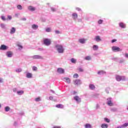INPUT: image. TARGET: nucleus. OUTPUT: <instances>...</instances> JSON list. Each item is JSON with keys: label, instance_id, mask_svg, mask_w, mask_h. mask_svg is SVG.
Segmentation results:
<instances>
[{"label": "nucleus", "instance_id": "nucleus-51", "mask_svg": "<svg viewBox=\"0 0 128 128\" xmlns=\"http://www.w3.org/2000/svg\"><path fill=\"white\" fill-rule=\"evenodd\" d=\"M112 60H114L115 62H118V58H112Z\"/></svg>", "mask_w": 128, "mask_h": 128}, {"label": "nucleus", "instance_id": "nucleus-3", "mask_svg": "<svg viewBox=\"0 0 128 128\" xmlns=\"http://www.w3.org/2000/svg\"><path fill=\"white\" fill-rule=\"evenodd\" d=\"M44 44L48 46H50L52 42H50V40L48 38H44L43 40Z\"/></svg>", "mask_w": 128, "mask_h": 128}, {"label": "nucleus", "instance_id": "nucleus-43", "mask_svg": "<svg viewBox=\"0 0 128 128\" xmlns=\"http://www.w3.org/2000/svg\"><path fill=\"white\" fill-rule=\"evenodd\" d=\"M7 18H8V20H12V16H10V15H8L7 16Z\"/></svg>", "mask_w": 128, "mask_h": 128}, {"label": "nucleus", "instance_id": "nucleus-49", "mask_svg": "<svg viewBox=\"0 0 128 128\" xmlns=\"http://www.w3.org/2000/svg\"><path fill=\"white\" fill-rule=\"evenodd\" d=\"M55 34H60V32L58 30H56L55 31Z\"/></svg>", "mask_w": 128, "mask_h": 128}, {"label": "nucleus", "instance_id": "nucleus-42", "mask_svg": "<svg viewBox=\"0 0 128 128\" xmlns=\"http://www.w3.org/2000/svg\"><path fill=\"white\" fill-rule=\"evenodd\" d=\"M98 96H99L98 94H95L94 95L93 98H98Z\"/></svg>", "mask_w": 128, "mask_h": 128}, {"label": "nucleus", "instance_id": "nucleus-18", "mask_svg": "<svg viewBox=\"0 0 128 128\" xmlns=\"http://www.w3.org/2000/svg\"><path fill=\"white\" fill-rule=\"evenodd\" d=\"M15 32H16V28L12 27L10 30V34H15Z\"/></svg>", "mask_w": 128, "mask_h": 128}, {"label": "nucleus", "instance_id": "nucleus-54", "mask_svg": "<svg viewBox=\"0 0 128 128\" xmlns=\"http://www.w3.org/2000/svg\"><path fill=\"white\" fill-rule=\"evenodd\" d=\"M17 90H18V89L16 88H14L13 89L14 92H16Z\"/></svg>", "mask_w": 128, "mask_h": 128}, {"label": "nucleus", "instance_id": "nucleus-62", "mask_svg": "<svg viewBox=\"0 0 128 128\" xmlns=\"http://www.w3.org/2000/svg\"><path fill=\"white\" fill-rule=\"evenodd\" d=\"M106 94H108L110 92H108V89L106 90Z\"/></svg>", "mask_w": 128, "mask_h": 128}, {"label": "nucleus", "instance_id": "nucleus-63", "mask_svg": "<svg viewBox=\"0 0 128 128\" xmlns=\"http://www.w3.org/2000/svg\"><path fill=\"white\" fill-rule=\"evenodd\" d=\"M50 92L53 94H54V91L53 90H50Z\"/></svg>", "mask_w": 128, "mask_h": 128}, {"label": "nucleus", "instance_id": "nucleus-45", "mask_svg": "<svg viewBox=\"0 0 128 128\" xmlns=\"http://www.w3.org/2000/svg\"><path fill=\"white\" fill-rule=\"evenodd\" d=\"M38 70V68H36V66H34L32 67V70L36 71Z\"/></svg>", "mask_w": 128, "mask_h": 128}, {"label": "nucleus", "instance_id": "nucleus-4", "mask_svg": "<svg viewBox=\"0 0 128 128\" xmlns=\"http://www.w3.org/2000/svg\"><path fill=\"white\" fill-rule=\"evenodd\" d=\"M106 100V104L109 106H114L112 98H108Z\"/></svg>", "mask_w": 128, "mask_h": 128}, {"label": "nucleus", "instance_id": "nucleus-7", "mask_svg": "<svg viewBox=\"0 0 128 128\" xmlns=\"http://www.w3.org/2000/svg\"><path fill=\"white\" fill-rule=\"evenodd\" d=\"M74 84L76 86H78V84H82V81L80 79H76L74 80Z\"/></svg>", "mask_w": 128, "mask_h": 128}, {"label": "nucleus", "instance_id": "nucleus-28", "mask_svg": "<svg viewBox=\"0 0 128 128\" xmlns=\"http://www.w3.org/2000/svg\"><path fill=\"white\" fill-rule=\"evenodd\" d=\"M17 94H18V96H22V94H24V90H20L19 91H17Z\"/></svg>", "mask_w": 128, "mask_h": 128}, {"label": "nucleus", "instance_id": "nucleus-19", "mask_svg": "<svg viewBox=\"0 0 128 128\" xmlns=\"http://www.w3.org/2000/svg\"><path fill=\"white\" fill-rule=\"evenodd\" d=\"M119 26L120 28H126V24L122 22L119 23Z\"/></svg>", "mask_w": 128, "mask_h": 128}, {"label": "nucleus", "instance_id": "nucleus-8", "mask_svg": "<svg viewBox=\"0 0 128 128\" xmlns=\"http://www.w3.org/2000/svg\"><path fill=\"white\" fill-rule=\"evenodd\" d=\"M8 47L4 44H2L0 47V50H6Z\"/></svg>", "mask_w": 128, "mask_h": 128}, {"label": "nucleus", "instance_id": "nucleus-35", "mask_svg": "<svg viewBox=\"0 0 128 128\" xmlns=\"http://www.w3.org/2000/svg\"><path fill=\"white\" fill-rule=\"evenodd\" d=\"M46 32H52V29L50 28H46Z\"/></svg>", "mask_w": 128, "mask_h": 128}, {"label": "nucleus", "instance_id": "nucleus-16", "mask_svg": "<svg viewBox=\"0 0 128 128\" xmlns=\"http://www.w3.org/2000/svg\"><path fill=\"white\" fill-rule=\"evenodd\" d=\"M63 80H64V82L67 84H70V79L68 78H63Z\"/></svg>", "mask_w": 128, "mask_h": 128}, {"label": "nucleus", "instance_id": "nucleus-46", "mask_svg": "<svg viewBox=\"0 0 128 128\" xmlns=\"http://www.w3.org/2000/svg\"><path fill=\"white\" fill-rule=\"evenodd\" d=\"M78 70L80 72H84V69H82V68H78Z\"/></svg>", "mask_w": 128, "mask_h": 128}, {"label": "nucleus", "instance_id": "nucleus-48", "mask_svg": "<svg viewBox=\"0 0 128 128\" xmlns=\"http://www.w3.org/2000/svg\"><path fill=\"white\" fill-rule=\"evenodd\" d=\"M100 108V104H96V110H98V108Z\"/></svg>", "mask_w": 128, "mask_h": 128}, {"label": "nucleus", "instance_id": "nucleus-12", "mask_svg": "<svg viewBox=\"0 0 128 128\" xmlns=\"http://www.w3.org/2000/svg\"><path fill=\"white\" fill-rule=\"evenodd\" d=\"M128 123L126 122L122 125H120V126H118L116 128H128Z\"/></svg>", "mask_w": 128, "mask_h": 128}, {"label": "nucleus", "instance_id": "nucleus-53", "mask_svg": "<svg viewBox=\"0 0 128 128\" xmlns=\"http://www.w3.org/2000/svg\"><path fill=\"white\" fill-rule=\"evenodd\" d=\"M116 42V39H113V40H112L111 42L112 44H114V42Z\"/></svg>", "mask_w": 128, "mask_h": 128}, {"label": "nucleus", "instance_id": "nucleus-22", "mask_svg": "<svg viewBox=\"0 0 128 128\" xmlns=\"http://www.w3.org/2000/svg\"><path fill=\"white\" fill-rule=\"evenodd\" d=\"M106 72L104 70H99L98 72V74L100 76H102V74H105Z\"/></svg>", "mask_w": 128, "mask_h": 128}, {"label": "nucleus", "instance_id": "nucleus-44", "mask_svg": "<svg viewBox=\"0 0 128 128\" xmlns=\"http://www.w3.org/2000/svg\"><path fill=\"white\" fill-rule=\"evenodd\" d=\"M35 100L36 102H40V97H38L37 98H35Z\"/></svg>", "mask_w": 128, "mask_h": 128}, {"label": "nucleus", "instance_id": "nucleus-14", "mask_svg": "<svg viewBox=\"0 0 128 128\" xmlns=\"http://www.w3.org/2000/svg\"><path fill=\"white\" fill-rule=\"evenodd\" d=\"M57 72H58V74H64V70L62 68H58L57 69Z\"/></svg>", "mask_w": 128, "mask_h": 128}, {"label": "nucleus", "instance_id": "nucleus-31", "mask_svg": "<svg viewBox=\"0 0 128 128\" xmlns=\"http://www.w3.org/2000/svg\"><path fill=\"white\" fill-rule=\"evenodd\" d=\"M110 110H111V112H118V108H111Z\"/></svg>", "mask_w": 128, "mask_h": 128}, {"label": "nucleus", "instance_id": "nucleus-21", "mask_svg": "<svg viewBox=\"0 0 128 128\" xmlns=\"http://www.w3.org/2000/svg\"><path fill=\"white\" fill-rule=\"evenodd\" d=\"M26 77L28 78H32V73L27 72V74H26Z\"/></svg>", "mask_w": 128, "mask_h": 128}, {"label": "nucleus", "instance_id": "nucleus-23", "mask_svg": "<svg viewBox=\"0 0 128 128\" xmlns=\"http://www.w3.org/2000/svg\"><path fill=\"white\" fill-rule=\"evenodd\" d=\"M124 62V59L122 58H119L118 60V62H120V64H122V62Z\"/></svg>", "mask_w": 128, "mask_h": 128}, {"label": "nucleus", "instance_id": "nucleus-13", "mask_svg": "<svg viewBox=\"0 0 128 128\" xmlns=\"http://www.w3.org/2000/svg\"><path fill=\"white\" fill-rule=\"evenodd\" d=\"M72 18L74 20H78V14L74 12L72 14Z\"/></svg>", "mask_w": 128, "mask_h": 128}, {"label": "nucleus", "instance_id": "nucleus-20", "mask_svg": "<svg viewBox=\"0 0 128 128\" xmlns=\"http://www.w3.org/2000/svg\"><path fill=\"white\" fill-rule=\"evenodd\" d=\"M28 10L30 12H34V10H36V8L30 6H28Z\"/></svg>", "mask_w": 128, "mask_h": 128}, {"label": "nucleus", "instance_id": "nucleus-41", "mask_svg": "<svg viewBox=\"0 0 128 128\" xmlns=\"http://www.w3.org/2000/svg\"><path fill=\"white\" fill-rule=\"evenodd\" d=\"M1 20H4V22L6 20V17L4 16H1Z\"/></svg>", "mask_w": 128, "mask_h": 128}, {"label": "nucleus", "instance_id": "nucleus-59", "mask_svg": "<svg viewBox=\"0 0 128 128\" xmlns=\"http://www.w3.org/2000/svg\"><path fill=\"white\" fill-rule=\"evenodd\" d=\"M52 128H61L60 126H54Z\"/></svg>", "mask_w": 128, "mask_h": 128}, {"label": "nucleus", "instance_id": "nucleus-47", "mask_svg": "<svg viewBox=\"0 0 128 128\" xmlns=\"http://www.w3.org/2000/svg\"><path fill=\"white\" fill-rule=\"evenodd\" d=\"M124 58H128V53H125L124 54Z\"/></svg>", "mask_w": 128, "mask_h": 128}, {"label": "nucleus", "instance_id": "nucleus-64", "mask_svg": "<svg viewBox=\"0 0 128 128\" xmlns=\"http://www.w3.org/2000/svg\"><path fill=\"white\" fill-rule=\"evenodd\" d=\"M16 124H18L16 123V122H14V126H16Z\"/></svg>", "mask_w": 128, "mask_h": 128}, {"label": "nucleus", "instance_id": "nucleus-26", "mask_svg": "<svg viewBox=\"0 0 128 128\" xmlns=\"http://www.w3.org/2000/svg\"><path fill=\"white\" fill-rule=\"evenodd\" d=\"M92 48L93 50H98V45H94Z\"/></svg>", "mask_w": 128, "mask_h": 128}, {"label": "nucleus", "instance_id": "nucleus-32", "mask_svg": "<svg viewBox=\"0 0 128 128\" xmlns=\"http://www.w3.org/2000/svg\"><path fill=\"white\" fill-rule=\"evenodd\" d=\"M70 62L72 64H76V60L74 59V58H72L70 59Z\"/></svg>", "mask_w": 128, "mask_h": 128}, {"label": "nucleus", "instance_id": "nucleus-27", "mask_svg": "<svg viewBox=\"0 0 128 128\" xmlns=\"http://www.w3.org/2000/svg\"><path fill=\"white\" fill-rule=\"evenodd\" d=\"M56 108H64V106L62 104H58L56 106Z\"/></svg>", "mask_w": 128, "mask_h": 128}, {"label": "nucleus", "instance_id": "nucleus-55", "mask_svg": "<svg viewBox=\"0 0 128 128\" xmlns=\"http://www.w3.org/2000/svg\"><path fill=\"white\" fill-rule=\"evenodd\" d=\"M21 20H23L24 22H26V18H22Z\"/></svg>", "mask_w": 128, "mask_h": 128}, {"label": "nucleus", "instance_id": "nucleus-61", "mask_svg": "<svg viewBox=\"0 0 128 128\" xmlns=\"http://www.w3.org/2000/svg\"><path fill=\"white\" fill-rule=\"evenodd\" d=\"M0 83L2 84V78H0Z\"/></svg>", "mask_w": 128, "mask_h": 128}, {"label": "nucleus", "instance_id": "nucleus-58", "mask_svg": "<svg viewBox=\"0 0 128 128\" xmlns=\"http://www.w3.org/2000/svg\"><path fill=\"white\" fill-rule=\"evenodd\" d=\"M19 114L20 116H24V112H20Z\"/></svg>", "mask_w": 128, "mask_h": 128}, {"label": "nucleus", "instance_id": "nucleus-17", "mask_svg": "<svg viewBox=\"0 0 128 128\" xmlns=\"http://www.w3.org/2000/svg\"><path fill=\"white\" fill-rule=\"evenodd\" d=\"M32 28L34 30H36L38 28V24H33L32 25Z\"/></svg>", "mask_w": 128, "mask_h": 128}, {"label": "nucleus", "instance_id": "nucleus-33", "mask_svg": "<svg viewBox=\"0 0 128 128\" xmlns=\"http://www.w3.org/2000/svg\"><path fill=\"white\" fill-rule=\"evenodd\" d=\"M104 22V20L100 19L98 21V24H102V23Z\"/></svg>", "mask_w": 128, "mask_h": 128}, {"label": "nucleus", "instance_id": "nucleus-40", "mask_svg": "<svg viewBox=\"0 0 128 128\" xmlns=\"http://www.w3.org/2000/svg\"><path fill=\"white\" fill-rule=\"evenodd\" d=\"M73 78H78V74H74L73 76Z\"/></svg>", "mask_w": 128, "mask_h": 128}, {"label": "nucleus", "instance_id": "nucleus-2", "mask_svg": "<svg viewBox=\"0 0 128 128\" xmlns=\"http://www.w3.org/2000/svg\"><path fill=\"white\" fill-rule=\"evenodd\" d=\"M116 80H117V82H120V80H126V76L116 75Z\"/></svg>", "mask_w": 128, "mask_h": 128}, {"label": "nucleus", "instance_id": "nucleus-36", "mask_svg": "<svg viewBox=\"0 0 128 128\" xmlns=\"http://www.w3.org/2000/svg\"><path fill=\"white\" fill-rule=\"evenodd\" d=\"M17 8L20 10H22V6L21 5L18 4L17 6Z\"/></svg>", "mask_w": 128, "mask_h": 128}, {"label": "nucleus", "instance_id": "nucleus-37", "mask_svg": "<svg viewBox=\"0 0 128 128\" xmlns=\"http://www.w3.org/2000/svg\"><path fill=\"white\" fill-rule=\"evenodd\" d=\"M0 26L2 28H6V24H4V23L0 24Z\"/></svg>", "mask_w": 128, "mask_h": 128}, {"label": "nucleus", "instance_id": "nucleus-15", "mask_svg": "<svg viewBox=\"0 0 128 128\" xmlns=\"http://www.w3.org/2000/svg\"><path fill=\"white\" fill-rule=\"evenodd\" d=\"M78 42L80 44H86V39H85L84 38H80L78 40Z\"/></svg>", "mask_w": 128, "mask_h": 128}, {"label": "nucleus", "instance_id": "nucleus-52", "mask_svg": "<svg viewBox=\"0 0 128 128\" xmlns=\"http://www.w3.org/2000/svg\"><path fill=\"white\" fill-rule=\"evenodd\" d=\"M76 10H78V12H82V9L80 8H76Z\"/></svg>", "mask_w": 128, "mask_h": 128}, {"label": "nucleus", "instance_id": "nucleus-38", "mask_svg": "<svg viewBox=\"0 0 128 128\" xmlns=\"http://www.w3.org/2000/svg\"><path fill=\"white\" fill-rule=\"evenodd\" d=\"M22 70L20 68H18L16 70V72H22Z\"/></svg>", "mask_w": 128, "mask_h": 128}, {"label": "nucleus", "instance_id": "nucleus-60", "mask_svg": "<svg viewBox=\"0 0 128 128\" xmlns=\"http://www.w3.org/2000/svg\"><path fill=\"white\" fill-rule=\"evenodd\" d=\"M18 48H22V46L21 45L18 44Z\"/></svg>", "mask_w": 128, "mask_h": 128}, {"label": "nucleus", "instance_id": "nucleus-25", "mask_svg": "<svg viewBox=\"0 0 128 128\" xmlns=\"http://www.w3.org/2000/svg\"><path fill=\"white\" fill-rule=\"evenodd\" d=\"M89 88H90V90H94V88H96V86L92 84H90Z\"/></svg>", "mask_w": 128, "mask_h": 128}, {"label": "nucleus", "instance_id": "nucleus-1", "mask_svg": "<svg viewBox=\"0 0 128 128\" xmlns=\"http://www.w3.org/2000/svg\"><path fill=\"white\" fill-rule=\"evenodd\" d=\"M55 48L58 54H64V46L62 44H57L55 45Z\"/></svg>", "mask_w": 128, "mask_h": 128}, {"label": "nucleus", "instance_id": "nucleus-39", "mask_svg": "<svg viewBox=\"0 0 128 128\" xmlns=\"http://www.w3.org/2000/svg\"><path fill=\"white\" fill-rule=\"evenodd\" d=\"M104 120H105V122H110V120L109 118H104Z\"/></svg>", "mask_w": 128, "mask_h": 128}, {"label": "nucleus", "instance_id": "nucleus-50", "mask_svg": "<svg viewBox=\"0 0 128 128\" xmlns=\"http://www.w3.org/2000/svg\"><path fill=\"white\" fill-rule=\"evenodd\" d=\"M51 10L53 12H56V8L51 7Z\"/></svg>", "mask_w": 128, "mask_h": 128}, {"label": "nucleus", "instance_id": "nucleus-56", "mask_svg": "<svg viewBox=\"0 0 128 128\" xmlns=\"http://www.w3.org/2000/svg\"><path fill=\"white\" fill-rule=\"evenodd\" d=\"M49 100H54V97L52 96H50L49 97Z\"/></svg>", "mask_w": 128, "mask_h": 128}, {"label": "nucleus", "instance_id": "nucleus-9", "mask_svg": "<svg viewBox=\"0 0 128 128\" xmlns=\"http://www.w3.org/2000/svg\"><path fill=\"white\" fill-rule=\"evenodd\" d=\"M74 100L76 102L77 104H80V102H82V100L80 99V98L78 96H74Z\"/></svg>", "mask_w": 128, "mask_h": 128}, {"label": "nucleus", "instance_id": "nucleus-11", "mask_svg": "<svg viewBox=\"0 0 128 128\" xmlns=\"http://www.w3.org/2000/svg\"><path fill=\"white\" fill-rule=\"evenodd\" d=\"M13 53L12 51H8L6 52V56L8 58H12Z\"/></svg>", "mask_w": 128, "mask_h": 128}, {"label": "nucleus", "instance_id": "nucleus-10", "mask_svg": "<svg viewBox=\"0 0 128 128\" xmlns=\"http://www.w3.org/2000/svg\"><path fill=\"white\" fill-rule=\"evenodd\" d=\"M94 40H96V42H102V38H100V36H95Z\"/></svg>", "mask_w": 128, "mask_h": 128}, {"label": "nucleus", "instance_id": "nucleus-5", "mask_svg": "<svg viewBox=\"0 0 128 128\" xmlns=\"http://www.w3.org/2000/svg\"><path fill=\"white\" fill-rule=\"evenodd\" d=\"M112 52H122V49L116 46H113L112 48Z\"/></svg>", "mask_w": 128, "mask_h": 128}, {"label": "nucleus", "instance_id": "nucleus-6", "mask_svg": "<svg viewBox=\"0 0 128 128\" xmlns=\"http://www.w3.org/2000/svg\"><path fill=\"white\" fill-rule=\"evenodd\" d=\"M31 58H33V60H42V58H44L42 56L40 55H34L32 56Z\"/></svg>", "mask_w": 128, "mask_h": 128}, {"label": "nucleus", "instance_id": "nucleus-29", "mask_svg": "<svg viewBox=\"0 0 128 128\" xmlns=\"http://www.w3.org/2000/svg\"><path fill=\"white\" fill-rule=\"evenodd\" d=\"M85 128H92V125L90 124H86L84 125Z\"/></svg>", "mask_w": 128, "mask_h": 128}, {"label": "nucleus", "instance_id": "nucleus-57", "mask_svg": "<svg viewBox=\"0 0 128 128\" xmlns=\"http://www.w3.org/2000/svg\"><path fill=\"white\" fill-rule=\"evenodd\" d=\"M40 20H42V22H46V19L44 18H41Z\"/></svg>", "mask_w": 128, "mask_h": 128}, {"label": "nucleus", "instance_id": "nucleus-34", "mask_svg": "<svg viewBox=\"0 0 128 128\" xmlns=\"http://www.w3.org/2000/svg\"><path fill=\"white\" fill-rule=\"evenodd\" d=\"M5 112H9L10 108L8 106H6L4 108Z\"/></svg>", "mask_w": 128, "mask_h": 128}, {"label": "nucleus", "instance_id": "nucleus-24", "mask_svg": "<svg viewBox=\"0 0 128 128\" xmlns=\"http://www.w3.org/2000/svg\"><path fill=\"white\" fill-rule=\"evenodd\" d=\"M100 127L102 128H108V125L106 124H101Z\"/></svg>", "mask_w": 128, "mask_h": 128}, {"label": "nucleus", "instance_id": "nucleus-30", "mask_svg": "<svg viewBox=\"0 0 128 128\" xmlns=\"http://www.w3.org/2000/svg\"><path fill=\"white\" fill-rule=\"evenodd\" d=\"M84 60H92V57H90V56H86L84 58Z\"/></svg>", "mask_w": 128, "mask_h": 128}]
</instances>
